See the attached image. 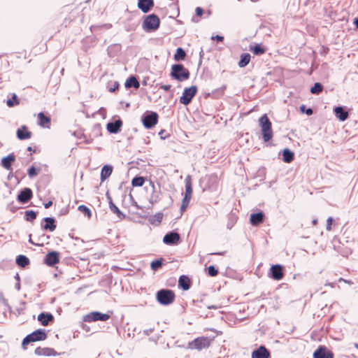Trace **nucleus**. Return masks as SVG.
Here are the masks:
<instances>
[{"label": "nucleus", "instance_id": "obj_1", "mask_svg": "<svg viewBox=\"0 0 358 358\" xmlns=\"http://www.w3.org/2000/svg\"><path fill=\"white\" fill-rule=\"evenodd\" d=\"M259 125L261 127L262 138L265 142H268L273 138L272 123L266 114L262 115L259 120Z\"/></svg>", "mask_w": 358, "mask_h": 358}, {"label": "nucleus", "instance_id": "obj_2", "mask_svg": "<svg viewBox=\"0 0 358 358\" xmlns=\"http://www.w3.org/2000/svg\"><path fill=\"white\" fill-rule=\"evenodd\" d=\"M170 76L172 78L182 82L189 79L190 73L182 64H175L172 65Z\"/></svg>", "mask_w": 358, "mask_h": 358}, {"label": "nucleus", "instance_id": "obj_3", "mask_svg": "<svg viewBox=\"0 0 358 358\" xmlns=\"http://www.w3.org/2000/svg\"><path fill=\"white\" fill-rule=\"evenodd\" d=\"M159 25V17L156 14L152 13L144 17L142 28L146 32H152L157 30Z\"/></svg>", "mask_w": 358, "mask_h": 358}, {"label": "nucleus", "instance_id": "obj_4", "mask_svg": "<svg viewBox=\"0 0 358 358\" xmlns=\"http://www.w3.org/2000/svg\"><path fill=\"white\" fill-rule=\"evenodd\" d=\"M156 298L160 304L168 306L174 301L175 293L171 289H162L157 291Z\"/></svg>", "mask_w": 358, "mask_h": 358}, {"label": "nucleus", "instance_id": "obj_5", "mask_svg": "<svg viewBox=\"0 0 358 358\" xmlns=\"http://www.w3.org/2000/svg\"><path fill=\"white\" fill-rule=\"evenodd\" d=\"M47 338L45 329H38L27 335L22 341V345L24 346L33 342L44 341Z\"/></svg>", "mask_w": 358, "mask_h": 358}, {"label": "nucleus", "instance_id": "obj_6", "mask_svg": "<svg viewBox=\"0 0 358 358\" xmlns=\"http://www.w3.org/2000/svg\"><path fill=\"white\" fill-rule=\"evenodd\" d=\"M159 115L156 112L147 111L141 117L143 126L151 129L157 124Z\"/></svg>", "mask_w": 358, "mask_h": 358}, {"label": "nucleus", "instance_id": "obj_7", "mask_svg": "<svg viewBox=\"0 0 358 358\" xmlns=\"http://www.w3.org/2000/svg\"><path fill=\"white\" fill-rule=\"evenodd\" d=\"M197 90V87L196 85L185 87L180 98V102L185 106L189 105L192 102V99L196 94Z\"/></svg>", "mask_w": 358, "mask_h": 358}, {"label": "nucleus", "instance_id": "obj_8", "mask_svg": "<svg viewBox=\"0 0 358 358\" xmlns=\"http://www.w3.org/2000/svg\"><path fill=\"white\" fill-rule=\"evenodd\" d=\"M110 318L108 314L102 313L98 311L92 312L83 317V321L92 322L96 321H106Z\"/></svg>", "mask_w": 358, "mask_h": 358}, {"label": "nucleus", "instance_id": "obj_9", "mask_svg": "<svg viewBox=\"0 0 358 358\" xmlns=\"http://www.w3.org/2000/svg\"><path fill=\"white\" fill-rule=\"evenodd\" d=\"M268 275L274 280H282L285 275L284 266L281 264L272 265Z\"/></svg>", "mask_w": 358, "mask_h": 358}, {"label": "nucleus", "instance_id": "obj_10", "mask_svg": "<svg viewBox=\"0 0 358 358\" xmlns=\"http://www.w3.org/2000/svg\"><path fill=\"white\" fill-rule=\"evenodd\" d=\"M44 263L49 266H54L59 262V253L57 251H50L45 256Z\"/></svg>", "mask_w": 358, "mask_h": 358}, {"label": "nucleus", "instance_id": "obj_11", "mask_svg": "<svg viewBox=\"0 0 358 358\" xmlns=\"http://www.w3.org/2000/svg\"><path fill=\"white\" fill-rule=\"evenodd\" d=\"M180 234L174 231L168 232L163 238V242L168 245H177L180 241Z\"/></svg>", "mask_w": 358, "mask_h": 358}, {"label": "nucleus", "instance_id": "obj_12", "mask_svg": "<svg viewBox=\"0 0 358 358\" xmlns=\"http://www.w3.org/2000/svg\"><path fill=\"white\" fill-rule=\"evenodd\" d=\"M32 196V190L29 187H24L18 194L17 200L21 203H27Z\"/></svg>", "mask_w": 358, "mask_h": 358}, {"label": "nucleus", "instance_id": "obj_13", "mask_svg": "<svg viewBox=\"0 0 358 358\" xmlns=\"http://www.w3.org/2000/svg\"><path fill=\"white\" fill-rule=\"evenodd\" d=\"M122 127V121L120 117L118 119L108 122L106 124V129L110 134H116L121 131Z\"/></svg>", "mask_w": 358, "mask_h": 358}, {"label": "nucleus", "instance_id": "obj_14", "mask_svg": "<svg viewBox=\"0 0 358 358\" xmlns=\"http://www.w3.org/2000/svg\"><path fill=\"white\" fill-rule=\"evenodd\" d=\"M313 358H334V355L327 347L320 345L314 352Z\"/></svg>", "mask_w": 358, "mask_h": 358}, {"label": "nucleus", "instance_id": "obj_15", "mask_svg": "<svg viewBox=\"0 0 358 358\" xmlns=\"http://www.w3.org/2000/svg\"><path fill=\"white\" fill-rule=\"evenodd\" d=\"M210 345L209 340L206 337H201L194 339L191 343L192 348H194L196 350H202L203 348H207Z\"/></svg>", "mask_w": 358, "mask_h": 358}, {"label": "nucleus", "instance_id": "obj_16", "mask_svg": "<svg viewBox=\"0 0 358 358\" xmlns=\"http://www.w3.org/2000/svg\"><path fill=\"white\" fill-rule=\"evenodd\" d=\"M192 185L190 176L185 178V193L182 201L189 203L192 194Z\"/></svg>", "mask_w": 358, "mask_h": 358}, {"label": "nucleus", "instance_id": "obj_17", "mask_svg": "<svg viewBox=\"0 0 358 358\" xmlns=\"http://www.w3.org/2000/svg\"><path fill=\"white\" fill-rule=\"evenodd\" d=\"M271 354L268 350L264 345H261L252 352V358H270Z\"/></svg>", "mask_w": 358, "mask_h": 358}, {"label": "nucleus", "instance_id": "obj_18", "mask_svg": "<svg viewBox=\"0 0 358 358\" xmlns=\"http://www.w3.org/2000/svg\"><path fill=\"white\" fill-rule=\"evenodd\" d=\"M154 0H138V8L144 13L150 12L154 7Z\"/></svg>", "mask_w": 358, "mask_h": 358}, {"label": "nucleus", "instance_id": "obj_19", "mask_svg": "<svg viewBox=\"0 0 358 358\" xmlns=\"http://www.w3.org/2000/svg\"><path fill=\"white\" fill-rule=\"evenodd\" d=\"M38 321L43 326H48L50 322H53L54 316L50 313L43 312L38 315Z\"/></svg>", "mask_w": 358, "mask_h": 358}, {"label": "nucleus", "instance_id": "obj_20", "mask_svg": "<svg viewBox=\"0 0 358 358\" xmlns=\"http://www.w3.org/2000/svg\"><path fill=\"white\" fill-rule=\"evenodd\" d=\"M335 116L341 121H345L349 117L348 112L343 106H336L334 108Z\"/></svg>", "mask_w": 358, "mask_h": 358}, {"label": "nucleus", "instance_id": "obj_21", "mask_svg": "<svg viewBox=\"0 0 358 358\" xmlns=\"http://www.w3.org/2000/svg\"><path fill=\"white\" fill-rule=\"evenodd\" d=\"M35 354L39 356H56L59 354L53 349L50 348H41L38 347L35 350Z\"/></svg>", "mask_w": 358, "mask_h": 358}, {"label": "nucleus", "instance_id": "obj_22", "mask_svg": "<svg viewBox=\"0 0 358 358\" xmlns=\"http://www.w3.org/2000/svg\"><path fill=\"white\" fill-rule=\"evenodd\" d=\"M43 220L45 222V224H41L43 229L49 231H53L55 230L57 226L55 224V219L54 217H47L43 218Z\"/></svg>", "mask_w": 358, "mask_h": 358}, {"label": "nucleus", "instance_id": "obj_23", "mask_svg": "<svg viewBox=\"0 0 358 358\" xmlns=\"http://www.w3.org/2000/svg\"><path fill=\"white\" fill-rule=\"evenodd\" d=\"M15 161V156L13 153L8 155L1 159V164L6 170L12 169V164Z\"/></svg>", "mask_w": 358, "mask_h": 358}, {"label": "nucleus", "instance_id": "obj_24", "mask_svg": "<svg viewBox=\"0 0 358 358\" xmlns=\"http://www.w3.org/2000/svg\"><path fill=\"white\" fill-rule=\"evenodd\" d=\"M192 285L191 280L187 275H180L178 280V286L184 291H187L190 289Z\"/></svg>", "mask_w": 358, "mask_h": 358}, {"label": "nucleus", "instance_id": "obj_25", "mask_svg": "<svg viewBox=\"0 0 358 358\" xmlns=\"http://www.w3.org/2000/svg\"><path fill=\"white\" fill-rule=\"evenodd\" d=\"M264 213L262 211L250 215V221L252 225L257 226L264 222Z\"/></svg>", "mask_w": 358, "mask_h": 358}, {"label": "nucleus", "instance_id": "obj_26", "mask_svg": "<svg viewBox=\"0 0 358 358\" xmlns=\"http://www.w3.org/2000/svg\"><path fill=\"white\" fill-rule=\"evenodd\" d=\"M31 136V132L29 131L26 126H22L17 130V137L20 140H27Z\"/></svg>", "mask_w": 358, "mask_h": 358}, {"label": "nucleus", "instance_id": "obj_27", "mask_svg": "<svg viewBox=\"0 0 358 358\" xmlns=\"http://www.w3.org/2000/svg\"><path fill=\"white\" fill-rule=\"evenodd\" d=\"M124 86L127 89L134 87L137 90L140 87V83L135 76H131L127 79Z\"/></svg>", "mask_w": 358, "mask_h": 358}, {"label": "nucleus", "instance_id": "obj_28", "mask_svg": "<svg viewBox=\"0 0 358 358\" xmlns=\"http://www.w3.org/2000/svg\"><path fill=\"white\" fill-rule=\"evenodd\" d=\"M113 172V166L108 164L104 165L101 171V180H105L108 178Z\"/></svg>", "mask_w": 358, "mask_h": 358}, {"label": "nucleus", "instance_id": "obj_29", "mask_svg": "<svg viewBox=\"0 0 358 358\" xmlns=\"http://www.w3.org/2000/svg\"><path fill=\"white\" fill-rule=\"evenodd\" d=\"M294 154L289 148H285L282 151V160L285 163H290L294 160Z\"/></svg>", "mask_w": 358, "mask_h": 358}, {"label": "nucleus", "instance_id": "obj_30", "mask_svg": "<svg viewBox=\"0 0 358 358\" xmlns=\"http://www.w3.org/2000/svg\"><path fill=\"white\" fill-rule=\"evenodd\" d=\"M15 262L16 264L22 268L26 267L30 263L29 259L23 255L17 256Z\"/></svg>", "mask_w": 358, "mask_h": 358}, {"label": "nucleus", "instance_id": "obj_31", "mask_svg": "<svg viewBox=\"0 0 358 358\" xmlns=\"http://www.w3.org/2000/svg\"><path fill=\"white\" fill-rule=\"evenodd\" d=\"M38 124L42 127H47L48 124L50 122V118L46 116L43 112L38 114Z\"/></svg>", "mask_w": 358, "mask_h": 358}, {"label": "nucleus", "instance_id": "obj_32", "mask_svg": "<svg viewBox=\"0 0 358 358\" xmlns=\"http://www.w3.org/2000/svg\"><path fill=\"white\" fill-rule=\"evenodd\" d=\"M251 56L249 53H243L241 55L240 60L238 62V66L240 68H243L246 66L250 61Z\"/></svg>", "mask_w": 358, "mask_h": 358}, {"label": "nucleus", "instance_id": "obj_33", "mask_svg": "<svg viewBox=\"0 0 358 358\" xmlns=\"http://www.w3.org/2000/svg\"><path fill=\"white\" fill-rule=\"evenodd\" d=\"M250 50L255 55H261L266 52V48L262 47L261 44H255V45H250Z\"/></svg>", "mask_w": 358, "mask_h": 358}, {"label": "nucleus", "instance_id": "obj_34", "mask_svg": "<svg viewBox=\"0 0 358 358\" xmlns=\"http://www.w3.org/2000/svg\"><path fill=\"white\" fill-rule=\"evenodd\" d=\"M109 208L110 210L113 213L116 214L120 219H124L125 217V215L120 211V210L115 206L113 201H109Z\"/></svg>", "mask_w": 358, "mask_h": 358}, {"label": "nucleus", "instance_id": "obj_35", "mask_svg": "<svg viewBox=\"0 0 358 358\" xmlns=\"http://www.w3.org/2000/svg\"><path fill=\"white\" fill-rule=\"evenodd\" d=\"M186 57V52L182 48H178L174 55V59L177 62L183 61Z\"/></svg>", "mask_w": 358, "mask_h": 358}, {"label": "nucleus", "instance_id": "obj_36", "mask_svg": "<svg viewBox=\"0 0 358 358\" xmlns=\"http://www.w3.org/2000/svg\"><path fill=\"white\" fill-rule=\"evenodd\" d=\"M20 103L19 99L16 94L13 93L10 99H8L6 101V104L8 107L12 108Z\"/></svg>", "mask_w": 358, "mask_h": 358}, {"label": "nucleus", "instance_id": "obj_37", "mask_svg": "<svg viewBox=\"0 0 358 358\" xmlns=\"http://www.w3.org/2000/svg\"><path fill=\"white\" fill-rule=\"evenodd\" d=\"M163 266V259H157L153 260L150 264V267L153 271H157Z\"/></svg>", "mask_w": 358, "mask_h": 358}, {"label": "nucleus", "instance_id": "obj_38", "mask_svg": "<svg viewBox=\"0 0 358 358\" xmlns=\"http://www.w3.org/2000/svg\"><path fill=\"white\" fill-rule=\"evenodd\" d=\"M145 182V178L143 176H135L131 180V185L134 187H141Z\"/></svg>", "mask_w": 358, "mask_h": 358}, {"label": "nucleus", "instance_id": "obj_39", "mask_svg": "<svg viewBox=\"0 0 358 358\" xmlns=\"http://www.w3.org/2000/svg\"><path fill=\"white\" fill-rule=\"evenodd\" d=\"M25 219L28 222H33L36 220L37 216V213L34 210H29L25 211Z\"/></svg>", "mask_w": 358, "mask_h": 358}, {"label": "nucleus", "instance_id": "obj_40", "mask_svg": "<svg viewBox=\"0 0 358 358\" xmlns=\"http://www.w3.org/2000/svg\"><path fill=\"white\" fill-rule=\"evenodd\" d=\"M323 90V85L320 83H315L310 88V92L313 94H319Z\"/></svg>", "mask_w": 358, "mask_h": 358}, {"label": "nucleus", "instance_id": "obj_41", "mask_svg": "<svg viewBox=\"0 0 358 358\" xmlns=\"http://www.w3.org/2000/svg\"><path fill=\"white\" fill-rule=\"evenodd\" d=\"M78 210L83 213L88 218L92 217V211L91 210L85 205H80L78 208Z\"/></svg>", "mask_w": 358, "mask_h": 358}, {"label": "nucleus", "instance_id": "obj_42", "mask_svg": "<svg viewBox=\"0 0 358 358\" xmlns=\"http://www.w3.org/2000/svg\"><path fill=\"white\" fill-rule=\"evenodd\" d=\"M299 109L302 113H305L307 115L310 116L313 114V110L310 108H306L305 105L300 106Z\"/></svg>", "mask_w": 358, "mask_h": 358}, {"label": "nucleus", "instance_id": "obj_43", "mask_svg": "<svg viewBox=\"0 0 358 358\" xmlns=\"http://www.w3.org/2000/svg\"><path fill=\"white\" fill-rule=\"evenodd\" d=\"M208 274L211 277H215L218 274V270L215 266H209L207 268Z\"/></svg>", "mask_w": 358, "mask_h": 358}, {"label": "nucleus", "instance_id": "obj_44", "mask_svg": "<svg viewBox=\"0 0 358 358\" xmlns=\"http://www.w3.org/2000/svg\"><path fill=\"white\" fill-rule=\"evenodd\" d=\"M40 169L37 170L34 166H31L27 171L28 176L34 178L38 174Z\"/></svg>", "mask_w": 358, "mask_h": 358}, {"label": "nucleus", "instance_id": "obj_45", "mask_svg": "<svg viewBox=\"0 0 358 358\" xmlns=\"http://www.w3.org/2000/svg\"><path fill=\"white\" fill-rule=\"evenodd\" d=\"M236 218L235 217H234L233 215H231L229 217V220H228V222L227 224V228L228 229H231L234 224L236 223Z\"/></svg>", "mask_w": 358, "mask_h": 358}, {"label": "nucleus", "instance_id": "obj_46", "mask_svg": "<svg viewBox=\"0 0 358 358\" xmlns=\"http://www.w3.org/2000/svg\"><path fill=\"white\" fill-rule=\"evenodd\" d=\"M159 200V196L157 193H155V191H153L150 199V203L152 204L157 203Z\"/></svg>", "mask_w": 358, "mask_h": 358}, {"label": "nucleus", "instance_id": "obj_47", "mask_svg": "<svg viewBox=\"0 0 358 358\" xmlns=\"http://www.w3.org/2000/svg\"><path fill=\"white\" fill-rule=\"evenodd\" d=\"M211 40H215L217 42L220 43L224 41V37L220 35L212 36Z\"/></svg>", "mask_w": 358, "mask_h": 358}, {"label": "nucleus", "instance_id": "obj_48", "mask_svg": "<svg viewBox=\"0 0 358 358\" xmlns=\"http://www.w3.org/2000/svg\"><path fill=\"white\" fill-rule=\"evenodd\" d=\"M332 222H333V218L331 217H329L327 219V227H326V229H327V231H330L331 229Z\"/></svg>", "mask_w": 358, "mask_h": 358}, {"label": "nucleus", "instance_id": "obj_49", "mask_svg": "<svg viewBox=\"0 0 358 358\" xmlns=\"http://www.w3.org/2000/svg\"><path fill=\"white\" fill-rule=\"evenodd\" d=\"M195 13L197 16L201 17L204 13V10L201 7H196L195 9Z\"/></svg>", "mask_w": 358, "mask_h": 358}, {"label": "nucleus", "instance_id": "obj_50", "mask_svg": "<svg viewBox=\"0 0 358 358\" xmlns=\"http://www.w3.org/2000/svg\"><path fill=\"white\" fill-rule=\"evenodd\" d=\"M118 87H119V83L117 82H115L113 84V87L109 88V92H114L118 89Z\"/></svg>", "mask_w": 358, "mask_h": 358}, {"label": "nucleus", "instance_id": "obj_51", "mask_svg": "<svg viewBox=\"0 0 358 358\" xmlns=\"http://www.w3.org/2000/svg\"><path fill=\"white\" fill-rule=\"evenodd\" d=\"M188 206H189L188 203H186V202L182 201V204L180 206L181 212L183 213L184 211H185L187 208L188 207Z\"/></svg>", "mask_w": 358, "mask_h": 358}, {"label": "nucleus", "instance_id": "obj_52", "mask_svg": "<svg viewBox=\"0 0 358 358\" xmlns=\"http://www.w3.org/2000/svg\"><path fill=\"white\" fill-rule=\"evenodd\" d=\"M171 85H161L159 88L164 90L166 92H168L171 90Z\"/></svg>", "mask_w": 358, "mask_h": 358}, {"label": "nucleus", "instance_id": "obj_53", "mask_svg": "<svg viewBox=\"0 0 358 358\" xmlns=\"http://www.w3.org/2000/svg\"><path fill=\"white\" fill-rule=\"evenodd\" d=\"M155 220L159 222H161L162 218H163V214L161 213H157L155 215Z\"/></svg>", "mask_w": 358, "mask_h": 358}, {"label": "nucleus", "instance_id": "obj_54", "mask_svg": "<svg viewBox=\"0 0 358 358\" xmlns=\"http://www.w3.org/2000/svg\"><path fill=\"white\" fill-rule=\"evenodd\" d=\"M129 197H130V199L131 201V204L133 206H136L137 208H140V207L137 204V202L134 199V197H133V196L131 194H129Z\"/></svg>", "mask_w": 358, "mask_h": 358}, {"label": "nucleus", "instance_id": "obj_55", "mask_svg": "<svg viewBox=\"0 0 358 358\" xmlns=\"http://www.w3.org/2000/svg\"><path fill=\"white\" fill-rule=\"evenodd\" d=\"M225 253H226V252L224 251V252H213V253H210V255H222V256H223V255H225Z\"/></svg>", "mask_w": 358, "mask_h": 358}, {"label": "nucleus", "instance_id": "obj_56", "mask_svg": "<svg viewBox=\"0 0 358 358\" xmlns=\"http://www.w3.org/2000/svg\"><path fill=\"white\" fill-rule=\"evenodd\" d=\"M52 205V201H50L44 204L45 208L48 209Z\"/></svg>", "mask_w": 358, "mask_h": 358}, {"label": "nucleus", "instance_id": "obj_57", "mask_svg": "<svg viewBox=\"0 0 358 358\" xmlns=\"http://www.w3.org/2000/svg\"><path fill=\"white\" fill-rule=\"evenodd\" d=\"M354 24L356 26V27L358 29V17H356L354 19Z\"/></svg>", "mask_w": 358, "mask_h": 358}, {"label": "nucleus", "instance_id": "obj_58", "mask_svg": "<svg viewBox=\"0 0 358 358\" xmlns=\"http://www.w3.org/2000/svg\"><path fill=\"white\" fill-rule=\"evenodd\" d=\"M106 197H107V199L108 200V202L110 201H113L111 196H110V194L108 193V192H107V193H106Z\"/></svg>", "mask_w": 358, "mask_h": 358}, {"label": "nucleus", "instance_id": "obj_59", "mask_svg": "<svg viewBox=\"0 0 358 358\" xmlns=\"http://www.w3.org/2000/svg\"><path fill=\"white\" fill-rule=\"evenodd\" d=\"M15 287L17 290H19L20 289V284L19 281L15 284Z\"/></svg>", "mask_w": 358, "mask_h": 358}, {"label": "nucleus", "instance_id": "obj_60", "mask_svg": "<svg viewBox=\"0 0 358 358\" xmlns=\"http://www.w3.org/2000/svg\"><path fill=\"white\" fill-rule=\"evenodd\" d=\"M27 150H28V151H32V152H36V150H35V149H33V148H32V147H31V146H29V147L27 148Z\"/></svg>", "mask_w": 358, "mask_h": 358}, {"label": "nucleus", "instance_id": "obj_61", "mask_svg": "<svg viewBox=\"0 0 358 358\" xmlns=\"http://www.w3.org/2000/svg\"><path fill=\"white\" fill-rule=\"evenodd\" d=\"M152 331V329L145 330V331H144V333H145V334H146V335H149V334H150V333Z\"/></svg>", "mask_w": 358, "mask_h": 358}, {"label": "nucleus", "instance_id": "obj_62", "mask_svg": "<svg viewBox=\"0 0 358 358\" xmlns=\"http://www.w3.org/2000/svg\"><path fill=\"white\" fill-rule=\"evenodd\" d=\"M15 278L17 280V281H20V276L18 275V273H16L15 276Z\"/></svg>", "mask_w": 358, "mask_h": 358}, {"label": "nucleus", "instance_id": "obj_63", "mask_svg": "<svg viewBox=\"0 0 358 358\" xmlns=\"http://www.w3.org/2000/svg\"><path fill=\"white\" fill-rule=\"evenodd\" d=\"M29 242L31 244H34V245H36L31 240V235H29Z\"/></svg>", "mask_w": 358, "mask_h": 358}, {"label": "nucleus", "instance_id": "obj_64", "mask_svg": "<svg viewBox=\"0 0 358 358\" xmlns=\"http://www.w3.org/2000/svg\"><path fill=\"white\" fill-rule=\"evenodd\" d=\"M312 222H313V224H314V225H315V224H317V220L316 219H314V220L312 221Z\"/></svg>", "mask_w": 358, "mask_h": 358}]
</instances>
